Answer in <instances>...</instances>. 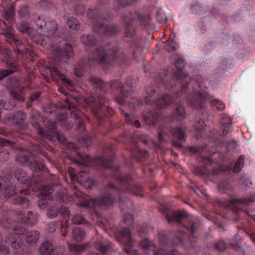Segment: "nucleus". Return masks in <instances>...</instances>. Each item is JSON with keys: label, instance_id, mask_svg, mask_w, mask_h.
Wrapping results in <instances>:
<instances>
[{"label": "nucleus", "instance_id": "nucleus-1", "mask_svg": "<svg viewBox=\"0 0 255 255\" xmlns=\"http://www.w3.org/2000/svg\"><path fill=\"white\" fill-rule=\"evenodd\" d=\"M90 81L93 88L97 91V96L87 98L85 102L91 107L96 118L101 120L104 117L109 118L112 115V109L109 108V101L104 95L108 88L110 87L112 91L121 90V95L117 96L115 101L123 106L126 103L124 98L131 96L134 92V84L136 83V80L129 77L125 85L117 80L111 81L109 84L105 83L100 78L95 77H91Z\"/></svg>", "mask_w": 255, "mask_h": 255}, {"label": "nucleus", "instance_id": "nucleus-2", "mask_svg": "<svg viewBox=\"0 0 255 255\" xmlns=\"http://www.w3.org/2000/svg\"><path fill=\"white\" fill-rule=\"evenodd\" d=\"M109 151H111V149H109L108 151L104 152L102 156L96 157L93 158V161L95 163L99 164L104 168H113L115 171V176L118 182L121 183V189H118L116 187L113 183H109L108 185V188L103 195L97 197L93 200V202L95 204H97L100 206L109 207L114 204L116 201V198L113 195L114 192H116L119 196V203L122 210H124L123 204L126 202L127 204H131L130 201L128 199L126 201H123L121 194L125 192L128 191L137 196H142V189L138 186H136L134 188V191H132V187L131 186L130 182L131 180V177L130 175H125L119 172V167L113 168L112 164L113 156L109 155Z\"/></svg>", "mask_w": 255, "mask_h": 255}, {"label": "nucleus", "instance_id": "nucleus-3", "mask_svg": "<svg viewBox=\"0 0 255 255\" xmlns=\"http://www.w3.org/2000/svg\"><path fill=\"white\" fill-rule=\"evenodd\" d=\"M120 46L115 42L95 48L89 54L88 60H82L76 64L74 73L80 77L91 65L90 60L104 65L111 64L116 58H123L125 55Z\"/></svg>", "mask_w": 255, "mask_h": 255}, {"label": "nucleus", "instance_id": "nucleus-4", "mask_svg": "<svg viewBox=\"0 0 255 255\" xmlns=\"http://www.w3.org/2000/svg\"><path fill=\"white\" fill-rule=\"evenodd\" d=\"M189 85H182L181 90L174 93L172 95L165 94L158 98L155 102L156 105L160 108H164L170 104L174 103L176 105L175 110L173 113V118L178 121H181L186 117V112L183 106L184 101L189 103L193 107L197 109L192 101H197V98L195 95V89L192 86V89H187Z\"/></svg>", "mask_w": 255, "mask_h": 255}, {"label": "nucleus", "instance_id": "nucleus-5", "mask_svg": "<svg viewBox=\"0 0 255 255\" xmlns=\"http://www.w3.org/2000/svg\"><path fill=\"white\" fill-rule=\"evenodd\" d=\"M108 7V1L100 0L98 8H89L87 17L92 21L93 29L95 32L109 36L116 34L120 30L114 24L108 25L106 23V20L112 18L111 13L107 9Z\"/></svg>", "mask_w": 255, "mask_h": 255}, {"label": "nucleus", "instance_id": "nucleus-6", "mask_svg": "<svg viewBox=\"0 0 255 255\" xmlns=\"http://www.w3.org/2000/svg\"><path fill=\"white\" fill-rule=\"evenodd\" d=\"M186 63L185 60L181 56H179L175 61V65L177 70L172 69L168 68L167 71V74L164 73L158 74L154 77V82L155 84L165 86L167 89L170 90L174 85V80L179 82L185 81V84L184 85H189L187 89H192V86L194 88L197 86V78L199 76H197L196 78V82L194 83V80L191 79V82H187L189 77L188 74L182 71V69L185 66Z\"/></svg>", "mask_w": 255, "mask_h": 255}, {"label": "nucleus", "instance_id": "nucleus-7", "mask_svg": "<svg viewBox=\"0 0 255 255\" xmlns=\"http://www.w3.org/2000/svg\"><path fill=\"white\" fill-rule=\"evenodd\" d=\"M197 85L200 90L196 89L195 95L197 98V101H192L191 102L195 104L197 110H202V104L204 102H210L213 107H216L219 111H223L225 109L224 103L220 100L213 99L211 95L207 93L205 90L209 85V81L207 79L202 76H199L197 78Z\"/></svg>", "mask_w": 255, "mask_h": 255}, {"label": "nucleus", "instance_id": "nucleus-8", "mask_svg": "<svg viewBox=\"0 0 255 255\" xmlns=\"http://www.w3.org/2000/svg\"><path fill=\"white\" fill-rule=\"evenodd\" d=\"M166 218L170 224H180L182 225L191 234L189 237L191 242L195 238L194 233L199 229L200 226L199 220L196 218L189 217L184 211H174L170 214H167Z\"/></svg>", "mask_w": 255, "mask_h": 255}, {"label": "nucleus", "instance_id": "nucleus-9", "mask_svg": "<svg viewBox=\"0 0 255 255\" xmlns=\"http://www.w3.org/2000/svg\"><path fill=\"white\" fill-rule=\"evenodd\" d=\"M170 136L172 137V145L176 148H181V143L186 139L185 130L180 127L171 128L169 124L162 125L157 132V138L160 142L165 141Z\"/></svg>", "mask_w": 255, "mask_h": 255}, {"label": "nucleus", "instance_id": "nucleus-10", "mask_svg": "<svg viewBox=\"0 0 255 255\" xmlns=\"http://www.w3.org/2000/svg\"><path fill=\"white\" fill-rule=\"evenodd\" d=\"M159 242L160 249L157 250H155V246L146 238L140 242V245L143 250H150L154 255H178L175 247L168 241L166 236H160Z\"/></svg>", "mask_w": 255, "mask_h": 255}, {"label": "nucleus", "instance_id": "nucleus-11", "mask_svg": "<svg viewBox=\"0 0 255 255\" xmlns=\"http://www.w3.org/2000/svg\"><path fill=\"white\" fill-rule=\"evenodd\" d=\"M35 23L37 27V33L45 38L52 37L57 30L56 21L49 17L38 16L35 20Z\"/></svg>", "mask_w": 255, "mask_h": 255}, {"label": "nucleus", "instance_id": "nucleus-12", "mask_svg": "<svg viewBox=\"0 0 255 255\" xmlns=\"http://www.w3.org/2000/svg\"><path fill=\"white\" fill-rule=\"evenodd\" d=\"M33 154L28 150H20L15 157L16 160L22 164L27 165L33 172L46 171L47 169L41 162L33 158Z\"/></svg>", "mask_w": 255, "mask_h": 255}, {"label": "nucleus", "instance_id": "nucleus-13", "mask_svg": "<svg viewBox=\"0 0 255 255\" xmlns=\"http://www.w3.org/2000/svg\"><path fill=\"white\" fill-rule=\"evenodd\" d=\"M26 118V113L21 110H19L13 114L6 115L4 121L6 124L12 125L20 130H25L28 127Z\"/></svg>", "mask_w": 255, "mask_h": 255}, {"label": "nucleus", "instance_id": "nucleus-14", "mask_svg": "<svg viewBox=\"0 0 255 255\" xmlns=\"http://www.w3.org/2000/svg\"><path fill=\"white\" fill-rule=\"evenodd\" d=\"M116 238L119 243L124 246L125 251L130 255H138L137 251L133 248V241L131 232L128 228H123L120 230Z\"/></svg>", "mask_w": 255, "mask_h": 255}, {"label": "nucleus", "instance_id": "nucleus-15", "mask_svg": "<svg viewBox=\"0 0 255 255\" xmlns=\"http://www.w3.org/2000/svg\"><path fill=\"white\" fill-rule=\"evenodd\" d=\"M134 18L133 14L131 12H128L125 13L123 17V21L125 24V36L126 38H129L131 39V49L129 51V53L132 54L134 52V49L135 48H138L139 45V40L138 39L133 40V37L134 35L135 31L134 28L132 26L131 24L132 20Z\"/></svg>", "mask_w": 255, "mask_h": 255}, {"label": "nucleus", "instance_id": "nucleus-16", "mask_svg": "<svg viewBox=\"0 0 255 255\" xmlns=\"http://www.w3.org/2000/svg\"><path fill=\"white\" fill-rule=\"evenodd\" d=\"M45 126L49 130V131H45L44 129V134L40 135L41 136L46 137L49 140L52 141L58 140L62 143L66 144V139L63 134L60 132L56 130L55 124L51 121L47 120L44 122Z\"/></svg>", "mask_w": 255, "mask_h": 255}, {"label": "nucleus", "instance_id": "nucleus-17", "mask_svg": "<svg viewBox=\"0 0 255 255\" xmlns=\"http://www.w3.org/2000/svg\"><path fill=\"white\" fill-rule=\"evenodd\" d=\"M14 175L16 179L21 184L26 185L29 188H33V184L36 185L40 181V178L36 179L37 175L33 174L31 178L26 177V172L21 168H17L14 172Z\"/></svg>", "mask_w": 255, "mask_h": 255}, {"label": "nucleus", "instance_id": "nucleus-18", "mask_svg": "<svg viewBox=\"0 0 255 255\" xmlns=\"http://www.w3.org/2000/svg\"><path fill=\"white\" fill-rule=\"evenodd\" d=\"M3 54V61L5 62L7 67L10 69H6L0 71V80L12 73L17 66L16 61L11 59L9 51L6 49H0V55Z\"/></svg>", "mask_w": 255, "mask_h": 255}, {"label": "nucleus", "instance_id": "nucleus-19", "mask_svg": "<svg viewBox=\"0 0 255 255\" xmlns=\"http://www.w3.org/2000/svg\"><path fill=\"white\" fill-rule=\"evenodd\" d=\"M16 194V189L6 177H0V196L9 198Z\"/></svg>", "mask_w": 255, "mask_h": 255}, {"label": "nucleus", "instance_id": "nucleus-20", "mask_svg": "<svg viewBox=\"0 0 255 255\" xmlns=\"http://www.w3.org/2000/svg\"><path fill=\"white\" fill-rule=\"evenodd\" d=\"M99 241L96 242L95 247L99 252L97 253L91 252L88 255H112L113 253L115 252L113 245L108 242L101 241V236H98Z\"/></svg>", "mask_w": 255, "mask_h": 255}, {"label": "nucleus", "instance_id": "nucleus-21", "mask_svg": "<svg viewBox=\"0 0 255 255\" xmlns=\"http://www.w3.org/2000/svg\"><path fill=\"white\" fill-rule=\"evenodd\" d=\"M14 230L19 236H25V241L30 245H33L37 243L39 240L40 235L38 231L32 230L28 231L23 227H16Z\"/></svg>", "mask_w": 255, "mask_h": 255}, {"label": "nucleus", "instance_id": "nucleus-22", "mask_svg": "<svg viewBox=\"0 0 255 255\" xmlns=\"http://www.w3.org/2000/svg\"><path fill=\"white\" fill-rule=\"evenodd\" d=\"M54 55L61 61L64 62L71 58L73 55L72 47L68 44L63 46H58L53 50Z\"/></svg>", "mask_w": 255, "mask_h": 255}, {"label": "nucleus", "instance_id": "nucleus-23", "mask_svg": "<svg viewBox=\"0 0 255 255\" xmlns=\"http://www.w3.org/2000/svg\"><path fill=\"white\" fill-rule=\"evenodd\" d=\"M39 253L41 255H50L52 253L53 255H62L64 248L62 247L53 248L52 244L49 241H44L39 247Z\"/></svg>", "mask_w": 255, "mask_h": 255}, {"label": "nucleus", "instance_id": "nucleus-24", "mask_svg": "<svg viewBox=\"0 0 255 255\" xmlns=\"http://www.w3.org/2000/svg\"><path fill=\"white\" fill-rule=\"evenodd\" d=\"M20 236L16 231L7 232L4 242L14 250L19 249L22 246Z\"/></svg>", "mask_w": 255, "mask_h": 255}, {"label": "nucleus", "instance_id": "nucleus-25", "mask_svg": "<svg viewBox=\"0 0 255 255\" xmlns=\"http://www.w3.org/2000/svg\"><path fill=\"white\" fill-rule=\"evenodd\" d=\"M255 202V193H251L248 197L243 198H230L225 203L226 206L237 207L240 205L247 206L251 203Z\"/></svg>", "mask_w": 255, "mask_h": 255}, {"label": "nucleus", "instance_id": "nucleus-26", "mask_svg": "<svg viewBox=\"0 0 255 255\" xmlns=\"http://www.w3.org/2000/svg\"><path fill=\"white\" fill-rule=\"evenodd\" d=\"M80 41L87 51H91L98 45V41L92 34H83L81 36Z\"/></svg>", "mask_w": 255, "mask_h": 255}, {"label": "nucleus", "instance_id": "nucleus-27", "mask_svg": "<svg viewBox=\"0 0 255 255\" xmlns=\"http://www.w3.org/2000/svg\"><path fill=\"white\" fill-rule=\"evenodd\" d=\"M199 172L209 177L212 176L215 180H218V178L222 179L226 175V172L221 168H213L208 166L199 169Z\"/></svg>", "mask_w": 255, "mask_h": 255}, {"label": "nucleus", "instance_id": "nucleus-28", "mask_svg": "<svg viewBox=\"0 0 255 255\" xmlns=\"http://www.w3.org/2000/svg\"><path fill=\"white\" fill-rule=\"evenodd\" d=\"M49 70L51 76L53 78L57 77L59 79L61 80V83L64 86H71L72 85L71 82L69 79H67L60 71L59 67L57 64L53 65L52 66H50Z\"/></svg>", "mask_w": 255, "mask_h": 255}, {"label": "nucleus", "instance_id": "nucleus-29", "mask_svg": "<svg viewBox=\"0 0 255 255\" xmlns=\"http://www.w3.org/2000/svg\"><path fill=\"white\" fill-rule=\"evenodd\" d=\"M14 143L7 139L0 138V161L6 160L9 156V153L6 146H13Z\"/></svg>", "mask_w": 255, "mask_h": 255}, {"label": "nucleus", "instance_id": "nucleus-30", "mask_svg": "<svg viewBox=\"0 0 255 255\" xmlns=\"http://www.w3.org/2000/svg\"><path fill=\"white\" fill-rule=\"evenodd\" d=\"M40 178V181L36 185L33 184V188H31L33 190H39L42 196H46L47 195L51 193L54 189L53 185H39V183L42 180V178L40 176L36 177V179H38Z\"/></svg>", "mask_w": 255, "mask_h": 255}, {"label": "nucleus", "instance_id": "nucleus-31", "mask_svg": "<svg viewBox=\"0 0 255 255\" xmlns=\"http://www.w3.org/2000/svg\"><path fill=\"white\" fill-rule=\"evenodd\" d=\"M39 113L37 111H33L31 114L30 123L39 135L44 134V129L39 124Z\"/></svg>", "mask_w": 255, "mask_h": 255}, {"label": "nucleus", "instance_id": "nucleus-32", "mask_svg": "<svg viewBox=\"0 0 255 255\" xmlns=\"http://www.w3.org/2000/svg\"><path fill=\"white\" fill-rule=\"evenodd\" d=\"M79 114L80 112H78L76 109L73 108V110L70 112V116L72 118L76 120L75 122L76 124V130L80 133H82L84 131L85 128L83 122L80 119Z\"/></svg>", "mask_w": 255, "mask_h": 255}, {"label": "nucleus", "instance_id": "nucleus-33", "mask_svg": "<svg viewBox=\"0 0 255 255\" xmlns=\"http://www.w3.org/2000/svg\"><path fill=\"white\" fill-rule=\"evenodd\" d=\"M138 0H116L113 5L114 9L117 12L122 8L129 6L136 2Z\"/></svg>", "mask_w": 255, "mask_h": 255}, {"label": "nucleus", "instance_id": "nucleus-34", "mask_svg": "<svg viewBox=\"0 0 255 255\" xmlns=\"http://www.w3.org/2000/svg\"><path fill=\"white\" fill-rule=\"evenodd\" d=\"M28 191L27 190L20 191V195L13 200L14 204H21L24 207H27L29 205L27 194Z\"/></svg>", "mask_w": 255, "mask_h": 255}, {"label": "nucleus", "instance_id": "nucleus-35", "mask_svg": "<svg viewBox=\"0 0 255 255\" xmlns=\"http://www.w3.org/2000/svg\"><path fill=\"white\" fill-rule=\"evenodd\" d=\"M160 117V114L157 112L150 111L144 116V120L146 124L148 125H155Z\"/></svg>", "mask_w": 255, "mask_h": 255}, {"label": "nucleus", "instance_id": "nucleus-36", "mask_svg": "<svg viewBox=\"0 0 255 255\" xmlns=\"http://www.w3.org/2000/svg\"><path fill=\"white\" fill-rule=\"evenodd\" d=\"M158 88L156 87L149 86L146 88V96L145 98L144 102L146 105L151 103V101L153 100V96L158 95L157 92Z\"/></svg>", "mask_w": 255, "mask_h": 255}, {"label": "nucleus", "instance_id": "nucleus-37", "mask_svg": "<svg viewBox=\"0 0 255 255\" xmlns=\"http://www.w3.org/2000/svg\"><path fill=\"white\" fill-rule=\"evenodd\" d=\"M233 60L231 59H223L219 67L216 70V73L219 74L224 72L226 70L231 68Z\"/></svg>", "mask_w": 255, "mask_h": 255}, {"label": "nucleus", "instance_id": "nucleus-38", "mask_svg": "<svg viewBox=\"0 0 255 255\" xmlns=\"http://www.w3.org/2000/svg\"><path fill=\"white\" fill-rule=\"evenodd\" d=\"M120 110L124 115L125 120L128 124L131 125V126H134L136 128L140 127V124L137 119H136L132 116H130L127 113L125 112V110L122 107L120 108Z\"/></svg>", "mask_w": 255, "mask_h": 255}, {"label": "nucleus", "instance_id": "nucleus-39", "mask_svg": "<svg viewBox=\"0 0 255 255\" xmlns=\"http://www.w3.org/2000/svg\"><path fill=\"white\" fill-rule=\"evenodd\" d=\"M38 216L37 214H34L32 212L28 211L26 215L22 217V220L27 225H32L37 222Z\"/></svg>", "mask_w": 255, "mask_h": 255}, {"label": "nucleus", "instance_id": "nucleus-40", "mask_svg": "<svg viewBox=\"0 0 255 255\" xmlns=\"http://www.w3.org/2000/svg\"><path fill=\"white\" fill-rule=\"evenodd\" d=\"M190 8L192 13L199 15L204 14L208 10L207 6L197 3H192Z\"/></svg>", "mask_w": 255, "mask_h": 255}, {"label": "nucleus", "instance_id": "nucleus-41", "mask_svg": "<svg viewBox=\"0 0 255 255\" xmlns=\"http://www.w3.org/2000/svg\"><path fill=\"white\" fill-rule=\"evenodd\" d=\"M186 235L184 231L180 230L174 235L173 244L181 246L183 244Z\"/></svg>", "mask_w": 255, "mask_h": 255}, {"label": "nucleus", "instance_id": "nucleus-42", "mask_svg": "<svg viewBox=\"0 0 255 255\" xmlns=\"http://www.w3.org/2000/svg\"><path fill=\"white\" fill-rule=\"evenodd\" d=\"M218 188L221 193L229 194L232 190V186L227 181L223 180L218 184Z\"/></svg>", "mask_w": 255, "mask_h": 255}, {"label": "nucleus", "instance_id": "nucleus-43", "mask_svg": "<svg viewBox=\"0 0 255 255\" xmlns=\"http://www.w3.org/2000/svg\"><path fill=\"white\" fill-rule=\"evenodd\" d=\"M69 112L70 111L64 113L59 115L57 118V120L60 122L61 126L64 127L67 130L70 129L73 126L72 124L65 120L67 118Z\"/></svg>", "mask_w": 255, "mask_h": 255}, {"label": "nucleus", "instance_id": "nucleus-44", "mask_svg": "<svg viewBox=\"0 0 255 255\" xmlns=\"http://www.w3.org/2000/svg\"><path fill=\"white\" fill-rule=\"evenodd\" d=\"M2 17L6 19L9 24L13 22V16L14 15L13 8L12 7L4 9L2 13Z\"/></svg>", "mask_w": 255, "mask_h": 255}, {"label": "nucleus", "instance_id": "nucleus-45", "mask_svg": "<svg viewBox=\"0 0 255 255\" xmlns=\"http://www.w3.org/2000/svg\"><path fill=\"white\" fill-rule=\"evenodd\" d=\"M134 16H136L139 20L141 25L146 26L150 21V17L148 14H141L138 12H136Z\"/></svg>", "mask_w": 255, "mask_h": 255}, {"label": "nucleus", "instance_id": "nucleus-46", "mask_svg": "<svg viewBox=\"0 0 255 255\" xmlns=\"http://www.w3.org/2000/svg\"><path fill=\"white\" fill-rule=\"evenodd\" d=\"M2 23L6 27L2 28V33L5 36L6 40L9 42L15 36L13 35L12 29L8 27L6 22L1 20Z\"/></svg>", "mask_w": 255, "mask_h": 255}, {"label": "nucleus", "instance_id": "nucleus-47", "mask_svg": "<svg viewBox=\"0 0 255 255\" xmlns=\"http://www.w3.org/2000/svg\"><path fill=\"white\" fill-rule=\"evenodd\" d=\"M244 164V157L243 155L240 156L238 159L235 161L232 165V168L234 172H240Z\"/></svg>", "mask_w": 255, "mask_h": 255}, {"label": "nucleus", "instance_id": "nucleus-48", "mask_svg": "<svg viewBox=\"0 0 255 255\" xmlns=\"http://www.w3.org/2000/svg\"><path fill=\"white\" fill-rule=\"evenodd\" d=\"M0 225L7 229V232L15 231L14 228L21 227L20 226L13 225L10 220L6 219H3L0 221Z\"/></svg>", "mask_w": 255, "mask_h": 255}, {"label": "nucleus", "instance_id": "nucleus-49", "mask_svg": "<svg viewBox=\"0 0 255 255\" xmlns=\"http://www.w3.org/2000/svg\"><path fill=\"white\" fill-rule=\"evenodd\" d=\"M179 47V44L173 40H169L165 43L164 48L166 51L171 52Z\"/></svg>", "mask_w": 255, "mask_h": 255}, {"label": "nucleus", "instance_id": "nucleus-50", "mask_svg": "<svg viewBox=\"0 0 255 255\" xmlns=\"http://www.w3.org/2000/svg\"><path fill=\"white\" fill-rule=\"evenodd\" d=\"M85 235L84 231L79 228H75L73 230L72 236L73 239L79 242L82 240Z\"/></svg>", "mask_w": 255, "mask_h": 255}, {"label": "nucleus", "instance_id": "nucleus-51", "mask_svg": "<svg viewBox=\"0 0 255 255\" xmlns=\"http://www.w3.org/2000/svg\"><path fill=\"white\" fill-rule=\"evenodd\" d=\"M14 106L15 104L13 101H8L3 102V100H0V117L3 109L11 110L14 108Z\"/></svg>", "mask_w": 255, "mask_h": 255}, {"label": "nucleus", "instance_id": "nucleus-52", "mask_svg": "<svg viewBox=\"0 0 255 255\" xmlns=\"http://www.w3.org/2000/svg\"><path fill=\"white\" fill-rule=\"evenodd\" d=\"M23 88L22 87H20L18 88L19 92H17L15 90H13L11 91V95L12 97L19 101V102H23L24 101V98L22 93Z\"/></svg>", "mask_w": 255, "mask_h": 255}, {"label": "nucleus", "instance_id": "nucleus-53", "mask_svg": "<svg viewBox=\"0 0 255 255\" xmlns=\"http://www.w3.org/2000/svg\"><path fill=\"white\" fill-rule=\"evenodd\" d=\"M156 18L157 21L160 23H164L167 20L164 11L161 9L156 10Z\"/></svg>", "mask_w": 255, "mask_h": 255}, {"label": "nucleus", "instance_id": "nucleus-54", "mask_svg": "<svg viewBox=\"0 0 255 255\" xmlns=\"http://www.w3.org/2000/svg\"><path fill=\"white\" fill-rule=\"evenodd\" d=\"M67 24L69 28L74 30L77 29L79 28L78 20L73 17L68 18L67 20Z\"/></svg>", "mask_w": 255, "mask_h": 255}, {"label": "nucleus", "instance_id": "nucleus-55", "mask_svg": "<svg viewBox=\"0 0 255 255\" xmlns=\"http://www.w3.org/2000/svg\"><path fill=\"white\" fill-rule=\"evenodd\" d=\"M130 106L132 107L134 110H138L143 106V102L139 99L137 98H132L129 102Z\"/></svg>", "mask_w": 255, "mask_h": 255}, {"label": "nucleus", "instance_id": "nucleus-56", "mask_svg": "<svg viewBox=\"0 0 255 255\" xmlns=\"http://www.w3.org/2000/svg\"><path fill=\"white\" fill-rule=\"evenodd\" d=\"M16 28L19 31H21L23 33H28L29 31L30 27L27 23L22 21L20 23L16 24Z\"/></svg>", "mask_w": 255, "mask_h": 255}, {"label": "nucleus", "instance_id": "nucleus-57", "mask_svg": "<svg viewBox=\"0 0 255 255\" xmlns=\"http://www.w3.org/2000/svg\"><path fill=\"white\" fill-rule=\"evenodd\" d=\"M79 142L82 143V146L88 148L89 143L91 142V137L87 135H83L79 139Z\"/></svg>", "mask_w": 255, "mask_h": 255}, {"label": "nucleus", "instance_id": "nucleus-58", "mask_svg": "<svg viewBox=\"0 0 255 255\" xmlns=\"http://www.w3.org/2000/svg\"><path fill=\"white\" fill-rule=\"evenodd\" d=\"M72 222L75 224H85L86 221L80 215L77 214L74 215L71 219Z\"/></svg>", "mask_w": 255, "mask_h": 255}, {"label": "nucleus", "instance_id": "nucleus-59", "mask_svg": "<svg viewBox=\"0 0 255 255\" xmlns=\"http://www.w3.org/2000/svg\"><path fill=\"white\" fill-rule=\"evenodd\" d=\"M239 183L241 185H245L246 186H250L252 182L250 179L246 175H241L239 179Z\"/></svg>", "mask_w": 255, "mask_h": 255}, {"label": "nucleus", "instance_id": "nucleus-60", "mask_svg": "<svg viewBox=\"0 0 255 255\" xmlns=\"http://www.w3.org/2000/svg\"><path fill=\"white\" fill-rule=\"evenodd\" d=\"M85 246L82 245L70 244L69 246V250L74 252H79L84 249Z\"/></svg>", "mask_w": 255, "mask_h": 255}, {"label": "nucleus", "instance_id": "nucleus-61", "mask_svg": "<svg viewBox=\"0 0 255 255\" xmlns=\"http://www.w3.org/2000/svg\"><path fill=\"white\" fill-rule=\"evenodd\" d=\"M58 215V208L56 207L50 208L47 213V217L50 219H53Z\"/></svg>", "mask_w": 255, "mask_h": 255}, {"label": "nucleus", "instance_id": "nucleus-62", "mask_svg": "<svg viewBox=\"0 0 255 255\" xmlns=\"http://www.w3.org/2000/svg\"><path fill=\"white\" fill-rule=\"evenodd\" d=\"M9 253L8 248L3 241L0 243V255H8Z\"/></svg>", "mask_w": 255, "mask_h": 255}, {"label": "nucleus", "instance_id": "nucleus-63", "mask_svg": "<svg viewBox=\"0 0 255 255\" xmlns=\"http://www.w3.org/2000/svg\"><path fill=\"white\" fill-rule=\"evenodd\" d=\"M226 243L222 240L218 242L215 245V248L218 251L222 252L226 249Z\"/></svg>", "mask_w": 255, "mask_h": 255}, {"label": "nucleus", "instance_id": "nucleus-64", "mask_svg": "<svg viewBox=\"0 0 255 255\" xmlns=\"http://www.w3.org/2000/svg\"><path fill=\"white\" fill-rule=\"evenodd\" d=\"M205 125L204 121L201 120L197 121H196L193 125V127L196 130L200 131L204 129Z\"/></svg>", "mask_w": 255, "mask_h": 255}]
</instances>
